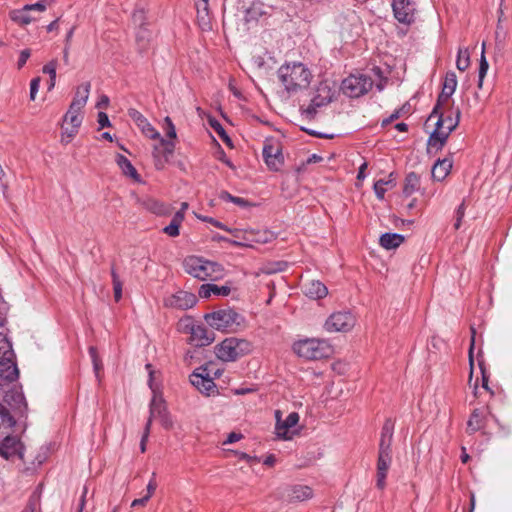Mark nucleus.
Returning a JSON list of instances; mask_svg holds the SVG:
<instances>
[{"label":"nucleus","instance_id":"nucleus-1","mask_svg":"<svg viewBox=\"0 0 512 512\" xmlns=\"http://www.w3.org/2000/svg\"><path fill=\"white\" fill-rule=\"evenodd\" d=\"M14 357L11 343L3 333H0V398L11 409L22 414L27 408V403L15 383L19 370Z\"/></svg>","mask_w":512,"mask_h":512},{"label":"nucleus","instance_id":"nucleus-2","mask_svg":"<svg viewBox=\"0 0 512 512\" xmlns=\"http://www.w3.org/2000/svg\"><path fill=\"white\" fill-rule=\"evenodd\" d=\"M278 77L288 92H296L308 87L312 74L302 63L282 65Z\"/></svg>","mask_w":512,"mask_h":512},{"label":"nucleus","instance_id":"nucleus-3","mask_svg":"<svg viewBox=\"0 0 512 512\" xmlns=\"http://www.w3.org/2000/svg\"><path fill=\"white\" fill-rule=\"evenodd\" d=\"M183 265L188 274L202 281L218 280L224 275V269L220 264L195 256L186 258Z\"/></svg>","mask_w":512,"mask_h":512},{"label":"nucleus","instance_id":"nucleus-4","mask_svg":"<svg viewBox=\"0 0 512 512\" xmlns=\"http://www.w3.org/2000/svg\"><path fill=\"white\" fill-rule=\"evenodd\" d=\"M252 351V344L242 338L229 337L215 346V354L224 362L236 361Z\"/></svg>","mask_w":512,"mask_h":512},{"label":"nucleus","instance_id":"nucleus-5","mask_svg":"<svg viewBox=\"0 0 512 512\" xmlns=\"http://www.w3.org/2000/svg\"><path fill=\"white\" fill-rule=\"evenodd\" d=\"M446 130L445 133L431 132L428 138V147L441 150L447 142V139L452 131H454L460 122L461 111L459 108L450 107L449 110H443Z\"/></svg>","mask_w":512,"mask_h":512},{"label":"nucleus","instance_id":"nucleus-6","mask_svg":"<svg viewBox=\"0 0 512 512\" xmlns=\"http://www.w3.org/2000/svg\"><path fill=\"white\" fill-rule=\"evenodd\" d=\"M294 352L308 360H319L328 357L331 348L326 341L318 339H305L293 345Z\"/></svg>","mask_w":512,"mask_h":512},{"label":"nucleus","instance_id":"nucleus-7","mask_svg":"<svg viewBox=\"0 0 512 512\" xmlns=\"http://www.w3.org/2000/svg\"><path fill=\"white\" fill-rule=\"evenodd\" d=\"M205 320L214 329L234 330L241 323V316L231 308L221 309L205 315Z\"/></svg>","mask_w":512,"mask_h":512},{"label":"nucleus","instance_id":"nucleus-8","mask_svg":"<svg viewBox=\"0 0 512 512\" xmlns=\"http://www.w3.org/2000/svg\"><path fill=\"white\" fill-rule=\"evenodd\" d=\"M373 86L370 77L364 74L350 75L342 81L341 89L349 97L356 98L367 93Z\"/></svg>","mask_w":512,"mask_h":512},{"label":"nucleus","instance_id":"nucleus-9","mask_svg":"<svg viewBox=\"0 0 512 512\" xmlns=\"http://www.w3.org/2000/svg\"><path fill=\"white\" fill-rule=\"evenodd\" d=\"M213 363H208L205 366L199 367L190 375L191 384L200 392L209 395L214 391L216 385L211 377Z\"/></svg>","mask_w":512,"mask_h":512},{"label":"nucleus","instance_id":"nucleus-10","mask_svg":"<svg viewBox=\"0 0 512 512\" xmlns=\"http://www.w3.org/2000/svg\"><path fill=\"white\" fill-rule=\"evenodd\" d=\"M355 317L348 311L335 312L325 322L328 332H347L355 325Z\"/></svg>","mask_w":512,"mask_h":512},{"label":"nucleus","instance_id":"nucleus-11","mask_svg":"<svg viewBox=\"0 0 512 512\" xmlns=\"http://www.w3.org/2000/svg\"><path fill=\"white\" fill-rule=\"evenodd\" d=\"M153 419H158L162 427L166 430L173 428V420L167 410L165 401L158 395H154L150 402V415L148 418L150 425L152 424Z\"/></svg>","mask_w":512,"mask_h":512},{"label":"nucleus","instance_id":"nucleus-12","mask_svg":"<svg viewBox=\"0 0 512 512\" xmlns=\"http://www.w3.org/2000/svg\"><path fill=\"white\" fill-rule=\"evenodd\" d=\"M157 139L159 140V143L153 146L152 155L156 169L162 170L174 153L175 143L171 140H166L161 136Z\"/></svg>","mask_w":512,"mask_h":512},{"label":"nucleus","instance_id":"nucleus-13","mask_svg":"<svg viewBox=\"0 0 512 512\" xmlns=\"http://www.w3.org/2000/svg\"><path fill=\"white\" fill-rule=\"evenodd\" d=\"M392 9L398 22L411 25L415 21L416 4L413 0H393Z\"/></svg>","mask_w":512,"mask_h":512},{"label":"nucleus","instance_id":"nucleus-14","mask_svg":"<svg viewBox=\"0 0 512 512\" xmlns=\"http://www.w3.org/2000/svg\"><path fill=\"white\" fill-rule=\"evenodd\" d=\"M334 92L326 81L320 82L316 88L315 95L305 112L312 116L318 107H322L332 101Z\"/></svg>","mask_w":512,"mask_h":512},{"label":"nucleus","instance_id":"nucleus-15","mask_svg":"<svg viewBox=\"0 0 512 512\" xmlns=\"http://www.w3.org/2000/svg\"><path fill=\"white\" fill-rule=\"evenodd\" d=\"M22 443L16 436L5 434L0 438V457L9 460L15 456L23 458Z\"/></svg>","mask_w":512,"mask_h":512},{"label":"nucleus","instance_id":"nucleus-16","mask_svg":"<svg viewBox=\"0 0 512 512\" xmlns=\"http://www.w3.org/2000/svg\"><path fill=\"white\" fill-rule=\"evenodd\" d=\"M263 158L270 170L279 171L284 163L280 144L266 143L263 147Z\"/></svg>","mask_w":512,"mask_h":512},{"label":"nucleus","instance_id":"nucleus-17","mask_svg":"<svg viewBox=\"0 0 512 512\" xmlns=\"http://www.w3.org/2000/svg\"><path fill=\"white\" fill-rule=\"evenodd\" d=\"M313 491L306 485L286 486L282 489L280 497L288 502H301L312 498Z\"/></svg>","mask_w":512,"mask_h":512},{"label":"nucleus","instance_id":"nucleus-18","mask_svg":"<svg viewBox=\"0 0 512 512\" xmlns=\"http://www.w3.org/2000/svg\"><path fill=\"white\" fill-rule=\"evenodd\" d=\"M215 340L214 332L203 325H192L190 327L189 343L195 347L210 345Z\"/></svg>","mask_w":512,"mask_h":512},{"label":"nucleus","instance_id":"nucleus-19","mask_svg":"<svg viewBox=\"0 0 512 512\" xmlns=\"http://www.w3.org/2000/svg\"><path fill=\"white\" fill-rule=\"evenodd\" d=\"M275 416L277 420L275 427L277 436L284 440L291 439L289 430L297 425L299 421L298 413L291 412L284 421H281V412L279 410L275 412Z\"/></svg>","mask_w":512,"mask_h":512},{"label":"nucleus","instance_id":"nucleus-20","mask_svg":"<svg viewBox=\"0 0 512 512\" xmlns=\"http://www.w3.org/2000/svg\"><path fill=\"white\" fill-rule=\"evenodd\" d=\"M197 302L194 294L186 291H179L165 300V305L182 310L192 308Z\"/></svg>","mask_w":512,"mask_h":512},{"label":"nucleus","instance_id":"nucleus-21","mask_svg":"<svg viewBox=\"0 0 512 512\" xmlns=\"http://www.w3.org/2000/svg\"><path fill=\"white\" fill-rule=\"evenodd\" d=\"M128 115L146 137L150 139L160 138V133L149 123V121L138 110L129 109Z\"/></svg>","mask_w":512,"mask_h":512},{"label":"nucleus","instance_id":"nucleus-22","mask_svg":"<svg viewBox=\"0 0 512 512\" xmlns=\"http://www.w3.org/2000/svg\"><path fill=\"white\" fill-rule=\"evenodd\" d=\"M392 463V454L389 453H378L377 460V474H376V486L379 489H384L386 486L387 472Z\"/></svg>","mask_w":512,"mask_h":512},{"label":"nucleus","instance_id":"nucleus-23","mask_svg":"<svg viewBox=\"0 0 512 512\" xmlns=\"http://www.w3.org/2000/svg\"><path fill=\"white\" fill-rule=\"evenodd\" d=\"M197 11V22L203 31L212 29L211 14L209 9V0H195Z\"/></svg>","mask_w":512,"mask_h":512},{"label":"nucleus","instance_id":"nucleus-24","mask_svg":"<svg viewBox=\"0 0 512 512\" xmlns=\"http://www.w3.org/2000/svg\"><path fill=\"white\" fill-rule=\"evenodd\" d=\"M394 433V422L391 419H386L381 430L379 451L378 453L392 454V439Z\"/></svg>","mask_w":512,"mask_h":512},{"label":"nucleus","instance_id":"nucleus-25","mask_svg":"<svg viewBox=\"0 0 512 512\" xmlns=\"http://www.w3.org/2000/svg\"><path fill=\"white\" fill-rule=\"evenodd\" d=\"M303 293L311 299H322L327 293V287L319 280H310L303 284Z\"/></svg>","mask_w":512,"mask_h":512},{"label":"nucleus","instance_id":"nucleus-26","mask_svg":"<svg viewBox=\"0 0 512 512\" xmlns=\"http://www.w3.org/2000/svg\"><path fill=\"white\" fill-rule=\"evenodd\" d=\"M31 12L32 11L30 9H26V5H24L20 9L11 10L9 12V17L16 24L24 27L37 20L36 17L30 14Z\"/></svg>","mask_w":512,"mask_h":512},{"label":"nucleus","instance_id":"nucleus-27","mask_svg":"<svg viewBox=\"0 0 512 512\" xmlns=\"http://www.w3.org/2000/svg\"><path fill=\"white\" fill-rule=\"evenodd\" d=\"M231 288L229 286H218L216 284H203L199 288V296L201 298H209L212 294L217 296H228Z\"/></svg>","mask_w":512,"mask_h":512},{"label":"nucleus","instance_id":"nucleus-28","mask_svg":"<svg viewBox=\"0 0 512 512\" xmlns=\"http://www.w3.org/2000/svg\"><path fill=\"white\" fill-rule=\"evenodd\" d=\"M15 423V419L11 416L9 410L0 403V438L5 434H11Z\"/></svg>","mask_w":512,"mask_h":512},{"label":"nucleus","instance_id":"nucleus-29","mask_svg":"<svg viewBox=\"0 0 512 512\" xmlns=\"http://www.w3.org/2000/svg\"><path fill=\"white\" fill-rule=\"evenodd\" d=\"M452 168V161L448 158L438 160L432 167V177L437 181L444 180L450 173Z\"/></svg>","mask_w":512,"mask_h":512},{"label":"nucleus","instance_id":"nucleus-30","mask_svg":"<svg viewBox=\"0 0 512 512\" xmlns=\"http://www.w3.org/2000/svg\"><path fill=\"white\" fill-rule=\"evenodd\" d=\"M404 241V236L398 233H384L380 237V245L387 249H395L399 247Z\"/></svg>","mask_w":512,"mask_h":512},{"label":"nucleus","instance_id":"nucleus-31","mask_svg":"<svg viewBox=\"0 0 512 512\" xmlns=\"http://www.w3.org/2000/svg\"><path fill=\"white\" fill-rule=\"evenodd\" d=\"M266 14L267 12L265 11L262 4H253L245 11L244 21L248 25L254 24L257 23L258 20Z\"/></svg>","mask_w":512,"mask_h":512},{"label":"nucleus","instance_id":"nucleus-32","mask_svg":"<svg viewBox=\"0 0 512 512\" xmlns=\"http://www.w3.org/2000/svg\"><path fill=\"white\" fill-rule=\"evenodd\" d=\"M90 88H91V85L89 82L81 84L76 89L72 104L77 105L81 108H84V106L87 103L88 97H89Z\"/></svg>","mask_w":512,"mask_h":512},{"label":"nucleus","instance_id":"nucleus-33","mask_svg":"<svg viewBox=\"0 0 512 512\" xmlns=\"http://www.w3.org/2000/svg\"><path fill=\"white\" fill-rule=\"evenodd\" d=\"M82 109L83 108L71 103L67 113L64 116V122H68L71 124V126L74 127H80L82 123Z\"/></svg>","mask_w":512,"mask_h":512},{"label":"nucleus","instance_id":"nucleus-34","mask_svg":"<svg viewBox=\"0 0 512 512\" xmlns=\"http://www.w3.org/2000/svg\"><path fill=\"white\" fill-rule=\"evenodd\" d=\"M420 187V177L414 173L410 172L407 174L405 181H404V188L403 193L406 196L412 195L414 192H416Z\"/></svg>","mask_w":512,"mask_h":512},{"label":"nucleus","instance_id":"nucleus-35","mask_svg":"<svg viewBox=\"0 0 512 512\" xmlns=\"http://www.w3.org/2000/svg\"><path fill=\"white\" fill-rule=\"evenodd\" d=\"M116 163L125 175L133 179H138V173L128 158L122 154H117Z\"/></svg>","mask_w":512,"mask_h":512},{"label":"nucleus","instance_id":"nucleus-36","mask_svg":"<svg viewBox=\"0 0 512 512\" xmlns=\"http://www.w3.org/2000/svg\"><path fill=\"white\" fill-rule=\"evenodd\" d=\"M452 95H453L452 93L442 90V92L438 96L436 105L434 106L432 112L430 113V115L426 121V125H428L431 121H433V119L438 115V111H443V106L448 104Z\"/></svg>","mask_w":512,"mask_h":512},{"label":"nucleus","instance_id":"nucleus-37","mask_svg":"<svg viewBox=\"0 0 512 512\" xmlns=\"http://www.w3.org/2000/svg\"><path fill=\"white\" fill-rule=\"evenodd\" d=\"M483 427V413L480 409H474L468 422L467 429L470 433H474Z\"/></svg>","mask_w":512,"mask_h":512},{"label":"nucleus","instance_id":"nucleus-38","mask_svg":"<svg viewBox=\"0 0 512 512\" xmlns=\"http://www.w3.org/2000/svg\"><path fill=\"white\" fill-rule=\"evenodd\" d=\"M182 222V214L175 213L170 224L163 229V232L170 237H177L180 234L179 228Z\"/></svg>","mask_w":512,"mask_h":512},{"label":"nucleus","instance_id":"nucleus-39","mask_svg":"<svg viewBox=\"0 0 512 512\" xmlns=\"http://www.w3.org/2000/svg\"><path fill=\"white\" fill-rule=\"evenodd\" d=\"M151 33L146 28H139L136 33V41L140 51H144L150 40Z\"/></svg>","mask_w":512,"mask_h":512},{"label":"nucleus","instance_id":"nucleus-40","mask_svg":"<svg viewBox=\"0 0 512 512\" xmlns=\"http://www.w3.org/2000/svg\"><path fill=\"white\" fill-rule=\"evenodd\" d=\"M470 64V56L467 49H459L458 56L456 60L457 69L460 71H465Z\"/></svg>","mask_w":512,"mask_h":512},{"label":"nucleus","instance_id":"nucleus-41","mask_svg":"<svg viewBox=\"0 0 512 512\" xmlns=\"http://www.w3.org/2000/svg\"><path fill=\"white\" fill-rule=\"evenodd\" d=\"M111 277L113 283L114 298L115 301L118 302L122 298V282L113 267L111 269Z\"/></svg>","mask_w":512,"mask_h":512},{"label":"nucleus","instance_id":"nucleus-42","mask_svg":"<svg viewBox=\"0 0 512 512\" xmlns=\"http://www.w3.org/2000/svg\"><path fill=\"white\" fill-rule=\"evenodd\" d=\"M457 87V77L454 72H448L443 83V91L454 93Z\"/></svg>","mask_w":512,"mask_h":512},{"label":"nucleus","instance_id":"nucleus-43","mask_svg":"<svg viewBox=\"0 0 512 512\" xmlns=\"http://www.w3.org/2000/svg\"><path fill=\"white\" fill-rule=\"evenodd\" d=\"M489 65L485 58L484 51L482 52L481 59H480V66H479V80H478V87L481 88L483 84L484 77L487 74Z\"/></svg>","mask_w":512,"mask_h":512},{"label":"nucleus","instance_id":"nucleus-44","mask_svg":"<svg viewBox=\"0 0 512 512\" xmlns=\"http://www.w3.org/2000/svg\"><path fill=\"white\" fill-rule=\"evenodd\" d=\"M163 130L168 138H170V139L176 138L177 134H176L175 126H174L171 118L168 116L164 119Z\"/></svg>","mask_w":512,"mask_h":512},{"label":"nucleus","instance_id":"nucleus-45","mask_svg":"<svg viewBox=\"0 0 512 512\" xmlns=\"http://www.w3.org/2000/svg\"><path fill=\"white\" fill-rule=\"evenodd\" d=\"M434 122V130L432 132H439V133H445L446 126H445V120H444V112L438 111V115L433 119Z\"/></svg>","mask_w":512,"mask_h":512},{"label":"nucleus","instance_id":"nucleus-46","mask_svg":"<svg viewBox=\"0 0 512 512\" xmlns=\"http://www.w3.org/2000/svg\"><path fill=\"white\" fill-rule=\"evenodd\" d=\"M51 3L52 0H40L34 4H26V9L37 12H44Z\"/></svg>","mask_w":512,"mask_h":512},{"label":"nucleus","instance_id":"nucleus-47","mask_svg":"<svg viewBox=\"0 0 512 512\" xmlns=\"http://www.w3.org/2000/svg\"><path fill=\"white\" fill-rule=\"evenodd\" d=\"M132 20L135 25H138L139 28H144L146 15L144 9H136L132 14Z\"/></svg>","mask_w":512,"mask_h":512},{"label":"nucleus","instance_id":"nucleus-48","mask_svg":"<svg viewBox=\"0 0 512 512\" xmlns=\"http://www.w3.org/2000/svg\"><path fill=\"white\" fill-rule=\"evenodd\" d=\"M391 181H384L382 179L378 180L374 184V191L379 199H383L386 189L384 188L385 185L389 184Z\"/></svg>","mask_w":512,"mask_h":512},{"label":"nucleus","instance_id":"nucleus-49","mask_svg":"<svg viewBox=\"0 0 512 512\" xmlns=\"http://www.w3.org/2000/svg\"><path fill=\"white\" fill-rule=\"evenodd\" d=\"M455 223H454V228L457 230L461 227V223H462V219L465 215V203L462 202L459 207L457 208L456 210V213H455Z\"/></svg>","mask_w":512,"mask_h":512},{"label":"nucleus","instance_id":"nucleus-50","mask_svg":"<svg viewBox=\"0 0 512 512\" xmlns=\"http://www.w3.org/2000/svg\"><path fill=\"white\" fill-rule=\"evenodd\" d=\"M56 67L57 61L52 60L43 67V73L48 74L51 80H56Z\"/></svg>","mask_w":512,"mask_h":512},{"label":"nucleus","instance_id":"nucleus-51","mask_svg":"<svg viewBox=\"0 0 512 512\" xmlns=\"http://www.w3.org/2000/svg\"><path fill=\"white\" fill-rule=\"evenodd\" d=\"M150 430H151L150 421H147L145 428H144V433H143L141 441H140V450L142 453H144L146 451V442L148 440Z\"/></svg>","mask_w":512,"mask_h":512},{"label":"nucleus","instance_id":"nucleus-52","mask_svg":"<svg viewBox=\"0 0 512 512\" xmlns=\"http://www.w3.org/2000/svg\"><path fill=\"white\" fill-rule=\"evenodd\" d=\"M40 86V78H34L30 82V99L33 101L36 98Z\"/></svg>","mask_w":512,"mask_h":512},{"label":"nucleus","instance_id":"nucleus-53","mask_svg":"<svg viewBox=\"0 0 512 512\" xmlns=\"http://www.w3.org/2000/svg\"><path fill=\"white\" fill-rule=\"evenodd\" d=\"M30 55H31V53H30L29 49H24L21 51L19 59H18V63H17V66L19 69H21L26 64Z\"/></svg>","mask_w":512,"mask_h":512},{"label":"nucleus","instance_id":"nucleus-54","mask_svg":"<svg viewBox=\"0 0 512 512\" xmlns=\"http://www.w3.org/2000/svg\"><path fill=\"white\" fill-rule=\"evenodd\" d=\"M196 216H197V218L201 219L202 221L209 222L213 226H215V227H217L219 229L227 230V228H226V226L224 224H222L221 222H219L218 220H216L214 218L203 217V216H199V215H196Z\"/></svg>","mask_w":512,"mask_h":512},{"label":"nucleus","instance_id":"nucleus-55","mask_svg":"<svg viewBox=\"0 0 512 512\" xmlns=\"http://www.w3.org/2000/svg\"><path fill=\"white\" fill-rule=\"evenodd\" d=\"M97 120H98V124H99V128L100 129L110 126V121H109L108 115L106 113H104V112H99L98 113V119Z\"/></svg>","mask_w":512,"mask_h":512},{"label":"nucleus","instance_id":"nucleus-56","mask_svg":"<svg viewBox=\"0 0 512 512\" xmlns=\"http://www.w3.org/2000/svg\"><path fill=\"white\" fill-rule=\"evenodd\" d=\"M79 127L72 126L71 128L65 127L63 132V141L65 140L64 136L67 137L66 142L68 143L76 134Z\"/></svg>","mask_w":512,"mask_h":512},{"label":"nucleus","instance_id":"nucleus-57","mask_svg":"<svg viewBox=\"0 0 512 512\" xmlns=\"http://www.w3.org/2000/svg\"><path fill=\"white\" fill-rule=\"evenodd\" d=\"M402 111H403V108H400L399 110L394 111V113H392L389 118L384 119L382 121V126H386V125L390 124L391 122H393L394 120L398 119L402 115Z\"/></svg>","mask_w":512,"mask_h":512},{"label":"nucleus","instance_id":"nucleus-58","mask_svg":"<svg viewBox=\"0 0 512 512\" xmlns=\"http://www.w3.org/2000/svg\"><path fill=\"white\" fill-rule=\"evenodd\" d=\"M156 488H157V483L155 481V473H153V478L149 481V483L147 485V494H146V496H149V498H151L152 495L154 494Z\"/></svg>","mask_w":512,"mask_h":512},{"label":"nucleus","instance_id":"nucleus-59","mask_svg":"<svg viewBox=\"0 0 512 512\" xmlns=\"http://www.w3.org/2000/svg\"><path fill=\"white\" fill-rule=\"evenodd\" d=\"M481 372H482V388L485 389L486 391H488L490 393V395L492 396L494 394V392L490 389V387L488 385L489 378L486 375L483 368H481Z\"/></svg>","mask_w":512,"mask_h":512},{"label":"nucleus","instance_id":"nucleus-60","mask_svg":"<svg viewBox=\"0 0 512 512\" xmlns=\"http://www.w3.org/2000/svg\"><path fill=\"white\" fill-rule=\"evenodd\" d=\"M242 438V434L232 432L228 435L227 440L224 441V444H231L239 441Z\"/></svg>","mask_w":512,"mask_h":512},{"label":"nucleus","instance_id":"nucleus-61","mask_svg":"<svg viewBox=\"0 0 512 512\" xmlns=\"http://www.w3.org/2000/svg\"><path fill=\"white\" fill-rule=\"evenodd\" d=\"M149 496H144L142 498H139V499H135L132 501L131 503V507H138V506H145L147 504V502L149 501Z\"/></svg>","mask_w":512,"mask_h":512},{"label":"nucleus","instance_id":"nucleus-62","mask_svg":"<svg viewBox=\"0 0 512 512\" xmlns=\"http://www.w3.org/2000/svg\"><path fill=\"white\" fill-rule=\"evenodd\" d=\"M37 506L36 499H30L26 507L22 510V512H35Z\"/></svg>","mask_w":512,"mask_h":512},{"label":"nucleus","instance_id":"nucleus-63","mask_svg":"<svg viewBox=\"0 0 512 512\" xmlns=\"http://www.w3.org/2000/svg\"><path fill=\"white\" fill-rule=\"evenodd\" d=\"M220 199L227 202H232L234 200V196L231 195L227 191H222L219 195Z\"/></svg>","mask_w":512,"mask_h":512},{"label":"nucleus","instance_id":"nucleus-64","mask_svg":"<svg viewBox=\"0 0 512 512\" xmlns=\"http://www.w3.org/2000/svg\"><path fill=\"white\" fill-rule=\"evenodd\" d=\"M323 158L317 154H312L310 155L307 160H306V163L307 164H313V163H317V162H320L322 161Z\"/></svg>","mask_w":512,"mask_h":512}]
</instances>
